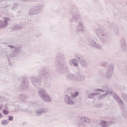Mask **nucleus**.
I'll return each instance as SVG.
<instances>
[{"instance_id": "nucleus-23", "label": "nucleus", "mask_w": 127, "mask_h": 127, "mask_svg": "<svg viewBox=\"0 0 127 127\" xmlns=\"http://www.w3.org/2000/svg\"><path fill=\"white\" fill-rule=\"evenodd\" d=\"M121 46L122 47L123 50H126V49H127V44L126 43V41H123V42L121 44Z\"/></svg>"}, {"instance_id": "nucleus-38", "label": "nucleus", "mask_w": 127, "mask_h": 127, "mask_svg": "<svg viewBox=\"0 0 127 127\" xmlns=\"http://www.w3.org/2000/svg\"><path fill=\"white\" fill-rule=\"evenodd\" d=\"M27 0H23V1H27Z\"/></svg>"}, {"instance_id": "nucleus-33", "label": "nucleus", "mask_w": 127, "mask_h": 127, "mask_svg": "<svg viewBox=\"0 0 127 127\" xmlns=\"http://www.w3.org/2000/svg\"><path fill=\"white\" fill-rule=\"evenodd\" d=\"M101 66H103V67H107V66H108V63H102L101 64Z\"/></svg>"}, {"instance_id": "nucleus-43", "label": "nucleus", "mask_w": 127, "mask_h": 127, "mask_svg": "<svg viewBox=\"0 0 127 127\" xmlns=\"http://www.w3.org/2000/svg\"><path fill=\"white\" fill-rule=\"evenodd\" d=\"M6 108H7V107H6L5 108V109H6Z\"/></svg>"}, {"instance_id": "nucleus-13", "label": "nucleus", "mask_w": 127, "mask_h": 127, "mask_svg": "<svg viewBox=\"0 0 127 127\" xmlns=\"http://www.w3.org/2000/svg\"><path fill=\"white\" fill-rule=\"evenodd\" d=\"M68 64L71 67H79V63L77 59H72L68 62Z\"/></svg>"}, {"instance_id": "nucleus-5", "label": "nucleus", "mask_w": 127, "mask_h": 127, "mask_svg": "<svg viewBox=\"0 0 127 127\" xmlns=\"http://www.w3.org/2000/svg\"><path fill=\"white\" fill-rule=\"evenodd\" d=\"M97 92H102V93H106L103 95V96H108V95H111L112 97L115 99V100L120 104V105H124V101L118 96L115 92H112L111 90H108V87L105 86L103 89H96Z\"/></svg>"}, {"instance_id": "nucleus-22", "label": "nucleus", "mask_w": 127, "mask_h": 127, "mask_svg": "<svg viewBox=\"0 0 127 127\" xmlns=\"http://www.w3.org/2000/svg\"><path fill=\"white\" fill-rule=\"evenodd\" d=\"M18 99H20L21 101H24L25 99H26V95L24 94H19L18 95Z\"/></svg>"}, {"instance_id": "nucleus-11", "label": "nucleus", "mask_w": 127, "mask_h": 127, "mask_svg": "<svg viewBox=\"0 0 127 127\" xmlns=\"http://www.w3.org/2000/svg\"><path fill=\"white\" fill-rule=\"evenodd\" d=\"M113 69V64H110L109 66L108 67L106 73V77L107 79H110V78H112V75H113V73L114 72Z\"/></svg>"}, {"instance_id": "nucleus-6", "label": "nucleus", "mask_w": 127, "mask_h": 127, "mask_svg": "<svg viewBox=\"0 0 127 127\" xmlns=\"http://www.w3.org/2000/svg\"><path fill=\"white\" fill-rule=\"evenodd\" d=\"M79 92H75L70 95L71 98H70V96H69V95H65L64 96V101L67 105H73V104H74V101L72 100V99H74V98H77Z\"/></svg>"}, {"instance_id": "nucleus-19", "label": "nucleus", "mask_w": 127, "mask_h": 127, "mask_svg": "<svg viewBox=\"0 0 127 127\" xmlns=\"http://www.w3.org/2000/svg\"><path fill=\"white\" fill-rule=\"evenodd\" d=\"M42 99H43V101H44V102H46V103H50L51 102V98H50L48 94H46Z\"/></svg>"}, {"instance_id": "nucleus-9", "label": "nucleus", "mask_w": 127, "mask_h": 127, "mask_svg": "<svg viewBox=\"0 0 127 127\" xmlns=\"http://www.w3.org/2000/svg\"><path fill=\"white\" fill-rule=\"evenodd\" d=\"M74 57L75 59H76L79 62L81 66L83 67V68H87V67H88V62L87 61H86V60L83 59L82 56L79 54H76L75 55Z\"/></svg>"}, {"instance_id": "nucleus-41", "label": "nucleus", "mask_w": 127, "mask_h": 127, "mask_svg": "<svg viewBox=\"0 0 127 127\" xmlns=\"http://www.w3.org/2000/svg\"><path fill=\"white\" fill-rule=\"evenodd\" d=\"M108 23H109V24L110 23V21H108Z\"/></svg>"}, {"instance_id": "nucleus-4", "label": "nucleus", "mask_w": 127, "mask_h": 127, "mask_svg": "<svg viewBox=\"0 0 127 127\" xmlns=\"http://www.w3.org/2000/svg\"><path fill=\"white\" fill-rule=\"evenodd\" d=\"M98 37L104 44H108L111 41V38L108 35V33L102 29H96L95 30Z\"/></svg>"}, {"instance_id": "nucleus-31", "label": "nucleus", "mask_w": 127, "mask_h": 127, "mask_svg": "<svg viewBox=\"0 0 127 127\" xmlns=\"http://www.w3.org/2000/svg\"><path fill=\"white\" fill-rule=\"evenodd\" d=\"M5 102V98L0 96V102Z\"/></svg>"}, {"instance_id": "nucleus-3", "label": "nucleus", "mask_w": 127, "mask_h": 127, "mask_svg": "<svg viewBox=\"0 0 127 127\" xmlns=\"http://www.w3.org/2000/svg\"><path fill=\"white\" fill-rule=\"evenodd\" d=\"M39 77L33 76L31 77V81L32 84L37 89H39L41 87V79H46L47 76H48V73H46L45 71H41L39 72Z\"/></svg>"}, {"instance_id": "nucleus-28", "label": "nucleus", "mask_w": 127, "mask_h": 127, "mask_svg": "<svg viewBox=\"0 0 127 127\" xmlns=\"http://www.w3.org/2000/svg\"><path fill=\"white\" fill-rule=\"evenodd\" d=\"M108 123L105 121H102L100 123V125L101 127H107Z\"/></svg>"}, {"instance_id": "nucleus-24", "label": "nucleus", "mask_w": 127, "mask_h": 127, "mask_svg": "<svg viewBox=\"0 0 127 127\" xmlns=\"http://www.w3.org/2000/svg\"><path fill=\"white\" fill-rule=\"evenodd\" d=\"M8 124H9V122H8V120H4L1 121V126H7Z\"/></svg>"}, {"instance_id": "nucleus-30", "label": "nucleus", "mask_w": 127, "mask_h": 127, "mask_svg": "<svg viewBox=\"0 0 127 127\" xmlns=\"http://www.w3.org/2000/svg\"><path fill=\"white\" fill-rule=\"evenodd\" d=\"M122 99L127 102V94H123L122 95Z\"/></svg>"}, {"instance_id": "nucleus-34", "label": "nucleus", "mask_w": 127, "mask_h": 127, "mask_svg": "<svg viewBox=\"0 0 127 127\" xmlns=\"http://www.w3.org/2000/svg\"><path fill=\"white\" fill-rule=\"evenodd\" d=\"M12 120H13V117H12L11 116H9L8 117V121L10 122V121H12Z\"/></svg>"}, {"instance_id": "nucleus-39", "label": "nucleus", "mask_w": 127, "mask_h": 127, "mask_svg": "<svg viewBox=\"0 0 127 127\" xmlns=\"http://www.w3.org/2000/svg\"><path fill=\"white\" fill-rule=\"evenodd\" d=\"M8 61H9V58L8 57Z\"/></svg>"}, {"instance_id": "nucleus-25", "label": "nucleus", "mask_w": 127, "mask_h": 127, "mask_svg": "<svg viewBox=\"0 0 127 127\" xmlns=\"http://www.w3.org/2000/svg\"><path fill=\"white\" fill-rule=\"evenodd\" d=\"M97 95H98V94L97 93H89L88 97L89 99H94Z\"/></svg>"}, {"instance_id": "nucleus-7", "label": "nucleus", "mask_w": 127, "mask_h": 127, "mask_svg": "<svg viewBox=\"0 0 127 127\" xmlns=\"http://www.w3.org/2000/svg\"><path fill=\"white\" fill-rule=\"evenodd\" d=\"M43 10V6L41 5H37L29 10V15H35L39 14Z\"/></svg>"}, {"instance_id": "nucleus-10", "label": "nucleus", "mask_w": 127, "mask_h": 127, "mask_svg": "<svg viewBox=\"0 0 127 127\" xmlns=\"http://www.w3.org/2000/svg\"><path fill=\"white\" fill-rule=\"evenodd\" d=\"M8 47L9 48L11 49L12 51H13L14 55H11V57H14L18 53H20L21 52V48L15 46H13L12 45H8Z\"/></svg>"}, {"instance_id": "nucleus-16", "label": "nucleus", "mask_w": 127, "mask_h": 127, "mask_svg": "<svg viewBox=\"0 0 127 127\" xmlns=\"http://www.w3.org/2000/svg\"><path fill=\"white\" fill-rule=\"evenodd\" d=\"M8 20H9V18L4 17V21H1L0 22V28L2 27V26H7L8 25L7 21H8Z\"/></svg>"}, {"instance_id": "nucleus-42", "label": "nucleus", "mask_w": 127, "mask_h": 127, "mask_svg": "<svg viewBox=\"0 0 127 127\" xmlns=\"http://www.w3.org/2000/svg\"><path fill=\"white\" fill-rule=\"evenodd\" d=\"M120 90H121V91H123V89H120Z\"/></svg>"}, {"instance_id": "nucleus-26", "label": "nucleus", "mask_w": 127, "mask_h": 127, "mask_svg": "<svg viewBox=\"0 0 127 127\" xmlns=\"http://www.w3.org/2000/svg\"><path fill=\"white\" fill-rule=\"evenodd\" d=\"M42 111L41 109H38L36 111V116H42Z\"/></svg>"}, {"instance_id": "nucleus-29", "label": "nucleus", "mask_w": 127, "mask_h": 127, "mask_svg": "<svg viewBox=\"0 0 127 127\" xmlns=\"http://www.w3.org/2000/svg\"><path fill=\"white\" fill-rule=\"evenodd\" d=\"M41 110H42V113H48L49 110L47 108H42V109H41Z\"/></svg>"}, {"instance_id": "nucleus-37", "label": "nucleus", "mask_w": 127, "mask_h": 127, "mask_svg": "<svg viewBox=\"0 0 127 127\" xmlns=\"http://www.w3.org/2000/svg\"><path fill=\"white\" fill-rule=\"evenodd\" d=\"M17 27H18V29H19V28H21V26H17Z\"/></svg>"}, {"instance_id": "nucleus-18", "label": "nucleus", "mask_w": 127, "mask_h": 127, "mask_svg": "<svg viewBox=\"0 0 127 127\" xmlns=\"http://www.w3.org/2000/svg\"><path fill=\"white\" fill-rule=\"evenodd\" d=\"M66 79L67 81H70L71 80H76V75L72 73H68L66 76Z\"/></svg>"}, {"instance_id": "nucleus-35", "label": "nucleus", "mask_w": 127, "mask_h": 127, "mask_svg": "<svg viewBox=\"0 0 127 127\" xmlns=\"http://www.w3.org/2000/svg\"><path fill=\"white\" fill-rule=\"evenodd\" d=\"M3 107V105L1 104L0 105V111H1V110H2Z\"/></svg>"}, {"instance_id": "nucleus-2", "label": "nucleus", "mask_w": 127, "mask_h": 127, "mask_svg": "<svg viewBox=\"0 0 127 127\" xmlns=\"http://www.w3.org/2000/svg\"><path fill=\"white\" fill-rule=\"evenodd\" d=\"M64 59H66V56L63 54H59L57 56L55 66L56 71H57L59 74L63 73L65 69L68 68V64H67V63H61V62H60L62 61V60H64Z\"/></svg>"}, {"instance_id": "nucleus-32", "label": "nucleus", "mask_w": 127, "mask_h": 127, "mask_svg": "<svg viewBox=\"0 0 127 127\" xmlns=\"http://www.w3.org/2000/svg\"><path fill=\"white\" fill-rule=\"evenodd\" d=\"M2 112H3V114L5 116H6V115H8V113H9V112H8V111L6 110V109L3 110Z\"/></svg>"}, {"instance_id": "nucleus-8", "label": "nucleus", "mask_w": 127, "mask_h": 127, "mask_svg": "<svg viewBox=\"0 0 127 127\" xmlns=\"http://www.w3.org/2000/svg\"><path fill=\"white\" fill-rule=\"evenodd\" d=\"M2 3L3 4L2 10L3 11V13L6 15H9L8 12L6 8H11V3H12V0H3L2 1Z\"/></svg>"}, {"instance_id": "nucleus-12", "label": "nucleus", "mask_w": 127, "mask_h": 127, "mask_svg": "<svg viewBox=\"0 0 127 127\" xmlns=\"http://www.w3.org/2000/svg\"><path fill=\"white\" fill-rule=\"evenodd\" d=\"M91 120L88 117H83L79 119V123H78V126L79 127H84V123H90Z\"/></svg>"}, {"instance_id": "nucleus-27", "label": "nucleus", "mask_w": 127, "mask_h": 127, "mask_svg": "<svg viewBox=\"0 0 127 127\" xmlns=\"http://www.w3.org/2000/svg\"><path fill=\"white\" fill-rule=\"evenodd\" d=\"M18 7V3L14 2L13 7L11 8V10H15Z\"/></svg>"}, {"instance_id": "nucleus-15", "label": "nucleus", "mask_w": 127, "mask_h": 127, "mask_svg": "<svg viewBox=\"0 0 127 127\" xmlns=\"http://www.w3.org/2000/svg\"><path fill=\"white\" fill-rule=\"evenodd\" d=\"M29 82L27 80L23 81L22 84L20 87V90L21 91H25L27 90L29 87Z\"/></svg>"}, {"instance_id": "nucleus-14", "label": "nucleus", "mask_w": 127, "mask_h": 127, "mask_svg": "<svg viewBox=\"0 0 127 127\" xmlns=\"http://www.w3.org/2000/svg\"><path fill=\"white\" fill-rule=\"evenodd\" d=\"M91 46L92 47H95V48H97V49H102V46L98 43L97 42H95V41L93 40H88Z\"/></svg>"}, {"instance_id": "nucleus-36", "label": "nucleus", "mask_w": 127, "mask_h": 127, "mask_svg": "<svg viewBox=\"0 0 127 127\" xmlns=\"http://www.w3.org/2000/svg\"><path fill=\"white\" fill-rule=\"evenodd\" d=\"M2 115H1V113H0V119H2Z\"/></svg>"}, {"instance_id": "nucleus-21", "label": "nucleus", "mask_w": 127, "mask_h": 127, "mask_svg": "<svg viewBox=\"0 0 127 127\" xmlns=\"http://www.w3.org/2000/svg\"><path fill=\"white\" fill-rule=\"evenodd\" d=\"M108 27L114 31H118V27H117V25L115 23H112L111 25H109Z\"/></svg>"}, {"instance_id": "nucleus-1", "label": "nucleus", "mask_w": 127, "mask_h": 127, "mask_svg": "<svg viewBox=\"0 0 127 127\" xmlns=\"http://www.w3.org/2000/svg\"><path fill=\"white\" fill-rule=\"evenodd\" d=\"M70 14L72 16L69 18L71 22H78L77 29V31L83 32L84 31V24L83 21L81 20V14H80V10L76 7L73 6L70 9Z\"/></svg>"}, {"instance_id": "nucleus-20", "label": "nucleus", "mask_w": 127, "mask_h": 127, "mask_svg": "<svg viewBox=\"0 0 127 127\" xmlns=\"http://www.w3.org/2000/svg\"><path fill=\"white\" fill-rule=\"evenodd\" d=\"M85 79V76L81 74H78L75 77V80L77 81H84Z\"/></svg>"}, {"instance_id": "nucleus-17", "label": "nucleus", "mask_w": 127, "mask_h": 127, "mask_svg": "<svg viewBox=\"0 0 127 127\" xmlns=\"http://www.w3.org/2000/svg\"><path fill=\"white\" fill-rule=\"evenodd\" d=\"M38 94L39 97L43 99L46 95H47V92H46L45 89L42 88L39 90Z\"/></svg>"}, {"instance_id": "nucleus-40", "label": "nucleus", "mask_w": 127, "mask_h": 127, "mask_svg": "<svg viewBox=\"0 0 127 127\" xmlns=\"http://www.w3.org/2000/svg\"><path fill=\"white\" fill-rule=\"evenodd\" d=\"M0 16H1V14L0 13Z\"/></svg>"}]
</instances>
